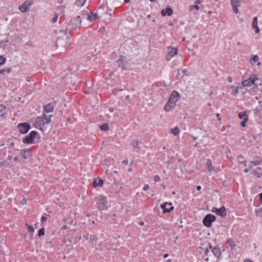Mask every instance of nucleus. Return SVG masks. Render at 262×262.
Listing matches in <instances>:
<instances>
[{"mask_svg":"<svg viewBox=\"0 0 262 262\" xmlns=\"http://www.w3.org/2000/svg\"><path fill=\"white\" fill-rule=\"evenodd\" d=\"M180 98V94L176 91H173L170 97L164 106V111L169 112L172 110L176 105V103Z\"/></svg>","mask_w":262,"mask_h":262,"instance_id":"nucleus-1","label":"nucleus"},{"mask_svg":"<svg viewBox=\"0 0 262 262\" xmlns=\"http://www.w3.org/2000/svg\"><path fill=\"white\" fill-rule=\"evenodd\" d=\"M81 22V20L79 15L71 18L69 22L68 23L67 30H74L78 28V27L80 25Z\"/></svg>","mask_w":262,"mask_h":262,"instance_id":"nucleus-2","label":"nucleus"},{"mask_svg":"<svg viewBox=\"0 0 262 262\" xmlns=\"http://www.w3.org/2000/svg\"><path fill=\"white\" fill-rule=\"evenodd\" d=\"M215 216L213 214H208L206 215L203 220L204 225L207 227H210L212 223L215 221Z\"/></svg>","mask_w":262,"mask_h":262,"instance_id":"nucleus-3","label":"nucleus"},{"mask_svg":"<svg viewBox=\"0 0 262 262\" xmlns=\"http://www.w3.org/2000/svg\"><path fill=\"white\" fill-rule=\"evenodd\" d=\"M178 50L176 48L169 47L167 48V53L166 55V59L167 61L170 60L171 58L177 54Z\"/></svg>","mask_w":262,"mask_h":262,"instance_id":"nucleus-4","label":"nucleus"},{"mask_svg":"<svg viewBox=\"0 0 262 262\" xmlns=\"http://www.w3.org/2000/svg\"><path fill=\"white\" fill-rule=\"evenodd\" d=\"M17 128L21 134L27 133L30 128V125L28 123H21L17 125Z\"/></svg>","mask_w":262,"mask_h":262,"instance_id":"nucleus-5","label":"nucleus"},{"mask_svg":"<svg viewBox=\"0 0 262 262\" xmlns=\"http://www.w3.org/2000/svg\"><path fill=\"white\" fill-rule=\"evenodd\" d=\"M37 132L32 131L29 135L23 139V142L27 144H31L34 142L33 139L36 136Z\"/></svg>","mask_w":262,"mask_h":262,"instance_id":"nucleus-6","label":"nucleus"},{"mask_svg":"<svg viewBox=\"0 0 262 262\" xmlns=\"http://www.w3.org/2000/svg\"><path fill=\"white\" fill-rule=\"evenodd\" d=\"M98 207L100 210H102L107 203V199L105 196L101 195L98 196Z\"/></svg>","mask_w":262,"mask_h":262,"instance_id":"nucleus-7","label":"nucleus"},{"mask_svg":"<svg viewBox=\"0 0 262 262\" xmlns=\"http://www.w3.org/2000/svg\"><path fill=\"white\" fill-rule=\"evenodd\" d=\"M18 155L25 161V160L31 156V150L29 149L21 150L20 151Z\"/></svg>","mask_w":262,"mask_h":262,"instance_id":"nucleus-8","label":"nucleus"},{"mask_svg":"<svg viewBox=\"0 0 262 262\" xmlns=\"http://www.w3.org/2000/svg\"><path fill=\"white\" fill-rule=\"evenodd\" d=\"M32 2L30 1H25L21 6H19V9L23 12H27L28 8L32 5Z\"/></svg>","mask_w":262,"mask_h":262,"instance_id":"nucleus-9","label":"nucleus"},{"mask_svg":"<svg viewBox=\"0 0 262 262\" xmlns=\"http://www.w3.org/2000/svg\"><path fill=\"white\" fill-rule=\"evenodd\" d=\"M257 80V79H255L253 77H249L247 80H244L242 82V84L244 86H250L252 84H256L255 82Z\"/></svg>","mask_w":262,"mask_h":262,"instance_id":"nucleus-10","label":"nucleus"},{"mask_svg":"<svg viewBox=\"0 0 262 262\" xmlns=\"http://www.w3.org/2000/svg\"><path fill=\"white\" fill-rule=\"evenodd\" d=\"M171 205H172V204L171 203H165L162 204L161 205V207L163 209V212L164 213L169 212L173 209V207L171 206L169 208H166V206L168 205L169 206H170Z\"/></svg>","mask_w":262,"mask_h":262,"instance_id":"nucleus-11","label":"nucleus"},{"mask_svg":"<svg viewBox=\"0 0 262 262\" xmlns=\"http://www.w3.org/2000/svg\"><path fill=\"white\" fill-rule=\"evenodd\" d=\"M52 116V115H44L41 119L42 124L43 125H46L50 123L51 122V118Z\"/></svg>","mask_w":262,"mask_h":262,"instance_id":"nucleus-12","label":"nucleus"},{"mask_svg":"<svg viewBox=\"0 0 262 262\" xmlns=\"http://www.w3.org/2000/svg\"><path fill=\"white\" fill-rule=\"evenodd\" d=\"M172 13L173 11L170 7H168L165 9H162L161 12V14L164 16L166 15L170 16L172 14Z\"/></svg>","mask_w":262,"mask_h":262,"instance_id":"nucleus-13","label":"nucleus"},{"mask_svg":"<svg viewBox=\"0 0 262 262\" xmlns=\"http://www.w3.org/2000/svg\"><path fill=\"white\" fill-rule=\"evenodd\" d=\"M252 28L254 30L255 33H258L259 32V29L257 26V18L255 17L253 18V21L252 23Z\"/></svg>","mask_w":262,"mask_h":262,"instance_id":"nucleus-14","label":"nucleus"},{"mask_svg":"<svg viewBox=\"0 0 262 262\" xmlns=\"http://www.w3.org/2000/svg\"><path fill=\"white\" fill-rule=\"evenodd\" d=\"M216 214L221 216H225L226 215V210L225 207L222 206L220 208H219V209L217 210V212Z\"/></svg>","mask_w":262,"mask_h":262,"instance_id":"nucleus-15","label":"nucleus"},{"mask_svg":"<svg viewBox=\"0 0 262 262\" xmlns=\"http://www.w3.org/2000/svg\"><path fill=\"white\" fill-rule=\"evenodd\" d=\"M44 109L47 113H51L54 110V106L52 104L49 103L45 105Z\"/></svg>","mask_w":262,"mask_h":262,"instance_id":"nucleus-16","label":"nucleus"},{"mask_svg":"<svg viewBox=\"0 0 262 262\" xmlns=\"http://www.w3.org/2000/svg\"><path fill=\"white\" fill-rule=\"evenodd\" d=\"M121 59H119L117 61L118 66L121 68L122 69L124 70L125 69V63L123 61V58L122 57H121Z\"/></svg>","mask_w":262,"mask_h":262,"instance_id":"nucleus-17","label":"nucleus"},{"mask_svg":"<svg viewBox=\"0 0 262 262\" xmlns=\"http://www.w3.org/2000/svg\"><path fill=\"white\" fill-rule=\"evenodd\" d=\"M227 244L231 248V249H234L236 247V244L232 238H229L227 241Z\"/></svg>","mask_w":262,"mask_h":262,"instance_id":"nucleus-18","label":"nucleus"},{"mask_svg":"<svg viewBox=\"0 0 262 262\" xmlns=\"http://www.w3.org/2000/svg\"><path fill=\"white\" fill-rule=\"evenodd\" d=\"M98 18V14L97 13H91L89 15L88 19L90 21H94Z\"/></svg>","mask_w":262,"mask_h":262,"instance_id":"nucleus-19","label":"nucleus"},{"mask_svg":"<svg viewBox=\"0 0 262 262\" xmlns=\"http://www.w3.org/2000/svg\"><path fill=\"white\" fill-rule=\"evenodd\" d=\"M254 175L257 178H260L262 176V169L258 167L254 172Z\"/></svg>","mask_w":262,"mask_h":262,"instance_id":"nucleus-20","label":"nucleus"},{"mask_svg":"<svg viewBox=\"0 0 262 262\" xmlns=\"http://www.w3.org/2000/svg\"><path fill=\"white\" fill-rule=\"evenodd\" d=\"M212 252L217 257H219L221 255V251L219 248L214 247L212 249Z\"/></svg>","mask_w":262,"mask_h":262,"instance_id":"nucleus-21","label":"nucleus"},{"mask_svg":"<svg viewBox=\"0 0 262 262\" xmlns=\"http://www.w3.org/2000/svg\"><path fill=\"white\" fill-rule=\"evenodd\" d=\"M103 184V181L102 179H99V182L97 183V180H95L93 183V186L94 187H97V186H102Z\"/></svg>","mask_w":262,"mask_h":262,"instance_id":"nucleus-22","label":"nucleus"},{"mask_svg":"<svg viewBox=\"0 0 262 262\" xmlns=\"http://www.w3.org/2000/svg\"><path fill=\"white\" fill-rule=\"evenodd\" d=\"M252 164H253L254 166H257L260 165L262 163V160L257 157L256 159L252 161H251Z\"/></svg>","mask_w":262,"mask_h":262,"instance_id":"nucleus-23","label":"nucleus"},{"mask_svg":"<svg viewBox=\"0 0 262 262\" xmlns=\"http://www.w3.org/2000/svg\"><path fill=\"white\" fill-rule=\"evenodd\" d=\"M180 132V129L178 127L172 128L170 130V133L174 136L178 135Z\"/></svg>","mask_w":262,"mask_h":262,"instance_id":"nucleus-24","label":"nucleus"},{"mask_svg":"<svg viewBox=\"0 0 262 262\" xmlns=\"http://www.w3.org/2000/svg\"><path fill=\"white\" fill-rule=\"evenodd\" d=\"M6 109V107L3 105H0V116L2 117H4L5 115L6 114L5 111Z\"/></svg>","mask_w":262,"mask_h":262,"instance_id":"nucleus-25","label":"nucleus"},{"mask_svg":"<svg viewBox=\"0 0 262 262\" xmlns=\"http://www.w3.org/2000/svg\"><path fill=\"white\" fill-rule=\"evenodd\" d=\"M238 161L239 163L244 164V166H246V161L244 160L243 156L240 155L238 157Z\"/></svg>","mask_w":262,"mask_h":262,"instance_id":"nucleus-26","label":"nucleus"},{"mask_svg":"<svg viewBox=\"0 0 262 262\" xmlns=\"http://www.w3.org/2000/svg\"><path fill=\"white\" fill-rule=\"evenodd\" d=\"M206 164L209 171H211L213 169L214 167L212 164V162L210 160H207Z\"/></svg>","mask_w":262,"mask_h":262,"instance_id":"nucleus-27","label":"nucleus"},{"mask_svg":"<svg viewBox=\"0 0 262 262\" xmlns=\"http://www.w3.org/2000/svg\"><path fill=\"white\" fill-rule=\"evenodd\" d=\"M232 7H239L240 6V1L239 0H231Z\"/></svg>","mask_w":262,"mask_h":262,"instance_id":"nucleus-28","label":"nucleus"},{"mask_svg":"<svg viewBox=\"0 0 262 262\" xmlns=\"http://www.w3.org/2000/svg\"><path fill=\"white\" fill-rule=\"evenodd\" d=\"M186 70H178L177 77H183V76L186 73Z\"/></svg>","mask_w":262,"mask_h":262,"instance_id":"nucleus-29","label":"nucleus"},{"mask_svg":"<svg viewBox=\"0 0 262 262\" xmlns=\"http://www.w3.org/2000/svg\"><path fill=\"white\" fill-rule=\"evenodd\" d=\"M238 118L240 119L244 120V118H247L248 119V116L246 112H242L238 114Z\"/></svg>","mask_w":262,"mask_h":262,"instance_id":"nucleus-30","label":"nucleus"},{"mask_svg":"<svg viewBox=\"0 0 262 262\" xmlns=\"http://www.w3.org/2000/svg\"><path fill=\"white\" fill-rule=\"evenodd\" d=\"M101 129L103 131H107L109 129L108 125L107 123H104L100 126Z\"/></svg>","mask_w":262,"mask_h":262,"instance_id":"nucleus-31","label":"nucleus"},{"mask_svg":"<svg viewBox=\"0 0 262 262\" xmlns=\"http://www.w3.org/2000/svg\"><path fill=\"white\" fill-rule=\"evenodd\" d=\"M85 2V0H76L75 4L79 7H81L84 4Z\"/></svg>","mask_w":262,"mask_h":262,"instance_id":"nucleus-32","label":"nucleus"},{"mask_svg":"<svg viewBox=\"0 0 262 262\" xmlns=\"http://www.w3.org/2000/svg\"><path fill=\"white\" fill-rule=\"evenodd\" d=\"M45 229L43 228H42L39 230L38 233V236L39 237H40L45 235Z\"/></svg>","mask_w":262,"mask_h":262,"instance_id":"nucleus-33","label":"nucleus"},{"mask_svg":"<svg viewBox=\"0 0 262 262\" xmlns=\"http://www.w3.org/2000/svg\"><path fill=\"white\" fill-rule=\"evenodd\" d=\"M255 214L256 216L259 217H262V208L255 210Z\"/></svg>","mask_w":262,"mask_h":262,"instance_id":"nucleus-34","label":"nucleus"},{"mask_svg":"<svg viewBox=\"0 0 262 262\" xmlns=\"http://www.w3.org/2000/svg\"><path fill=\"white\" fill-rule=\"evenodd\" d=\"M14 161H16V162H21V163H24V160H23L21 158H20L18 154L17 155V156L16 157H15L14 158Z\"/></svg>","mask_w":262,"mask_h":262,"instance_id":"nucleus-35","label":"nucleus"},{"mask_svg":"<svg viewBox=\"0 0 262 262\" xmlns=\"http://www.w3.org/2000/svg\"><path fill=\"white\" fill-rule=\"evenodd\" d=\"M199 8H200V7L198 5H191L189 7V11H192L193 9H195L198 10L199 9Z\"/></svg>","mask_w":262,"mask_h":262,"instance_id":"nucleus-36","label":"nucleus"},{"mask_svg":"<svg viewBox=\"0 0 262 262\" xmlns=\"http://www.w3.org/2000/svg\"><path fill=\"white\" fill-rule=\"evenodd\" d=\"M132 145H133L134 146V147L136 148H140V146L139 145V142H138V140L133 141L132 142Z\"/></svg>","mask_w":262,"mask_h":262,"instance_id":"nucleus-37","label":"nucleus"},{"mask_svg":"<svg viewBox=\"0 0 262 262\" xmlns=\"http://www.w3.org/2000/svg\"><path fill=\"white\" fill-rule=\"evenodd\" d=\"M6 61V59L2 55H0V66L4 64Z\"/></svg>","mask_w":262,"mask_h":262,"instance_id":"nucleus-38","label":"nucleus"},{"mask_svg":"<svg viewBox=\"0 0 262 262\" xmlns=\"http://www.w3.org/2000/svg\"><path fill=\"white\" fill-rule=\"evenodd\" d=\"M28 231L31 233H33L34 232V229L31 225H30V226L28 227Z\"/></svg>","mask_w":262,"mask_h":262,"instance_id":"nucleus-39","label":"nucleus"},{"mask_svg":"<svg viewBox=\"0 0 262 262\" xmlns=\"http://www.w3.org/2000/svg\"><path fill=\"white\" fill-rule=\"evenodd\" d=\"M154 179L155 182H159L161 180V178L158 175H156Z\"/></svg>","mask_w":262,"mask_h":262,"instance_id":"nucleus-40","label":"nucleus"},{"mask_svg":"<svg viewBox=\"0 0 262 262\" xmlns=\"http://www.w3.org/2000/svg\"><path fill=\"white\" fill-rule=\"evenodd\" d=\"M58 17V14H56V15H55V16L54 17L52 18V23L53 24H54L57 21Z\"/></svg>","mask_w":262,"mask_h":262,"instance_id":"nucleus-41","label":"nucleus"},{"mask_svg":"<svg viewBox=\"0 0 262 262\" xmlns=\"http://www.w3.org/2000/svg\"><path fill=\"white\" fill-rule=\"evenodd\" d=\"M248 121V119L247 118H244V120L241 123V125L243 127H245L246 126V122Z\"/></svg>","mask_w":262,"mask_h":262,"instance_id":"nucleus-42","label":"nucleus"},{"mask_svg":"<svg viewBox=\"0 0 262 262\" xmlns=\"http://www.w3.org/2000/svg\"><path fill=\"white\" fill-rule=\"evenodd\" d=\"M252 60L254 61V62H257L258 60V56L257 55H254L252 58Z\"/></svg>","mask_w":262,"mask_h":262,"instance_id":"nucleus-43","label":"nucleus"},{"mask_svg":"<svg viewBox=\"0 0 262 262\" xmlns=\"http://www.w3.org/2000/svg\"><path fill=\"white\" fill-rule=\"evenodd\" d=\"M238 87H236V89L235 90H233L231 92V94L233 95H236L238 94Z\"/></svg>","mask_w":262,"mask_h":262,"instance_id":"nucleus-44","label":"nucleus"},{"mask_svg":"<svg viewBox=\"0 0 262 262\" xmlns=\"http://www.w3.org/2000/svg\"><path fill=\"white\" fill-rule=\"evenodd\" d=\"M238 7H232L233 11L236 14H237L238 12V9H237Z\"/></svg>","mask_w":262,"mask_h":262,"instance_id":"nucleus-45","label":"nucleus"},{"mask_svg":"<svg viewBox=\"0 0 262 262\" xmlns=\"http://www.w3.org/2000/svg\"><path fill=\"white\" fill-rule=\"evenodd\" d=\"M149 185L147 184H145V185H144V186L143 187V190L144 191H147L149 189Z\"/></svg>","mask_w":262,"mask_h":262,"instance_id":"nucleus-46","label":"nucleus"},{"mask_svg":"<svg viewBox=\"0 0 262 262\" xmlns=\"http://www.w3.org/2000/svg\"><path fill=\"white\" fill-rule=\"evenodd\" d=\"M122 91V89H115L114 90H113V92H114V94L115 95H117V92H119V91Z\"/></svg>","mask_w":262,"mask_h":262,"instance_id":"nucleus-47","label":"nucleus"},{"mask_svg":"<svg viewBox=\"0 0 262 262\" xmlns=\"http://www.w3.org/2000/svg\"><path fill=\"white\" fill-rule=\"evenodd\" d=\"M47 220V217H45V216H42L41 217V221L42 222H43L45 221H46Z\"/></svg>","mask_w":262,"mask_h":262,"instance_id":"nucleus-48","label":"nucleus"},{"mask_svg":"<svg viewBox=\"0 0 262 262\" xmlns=\"http://www.w3.org/2000/svg\"><path fill=\"white\" fill-rule=\"evenodd\" d=\"M218 209H219V208H217L216 207H213L212 209V211L216 213L217 210H218Z\"/></svg>","mask_w":262,"mask_h":262,"instance_id":"nucleus-49","label":"nucleus"},{"mask_svg":"<svg viewBox=\"0 0 262 262\" xmlns=\"http://www.w3.org/2000/svg\"><path fill=\"white\" fill-rule=\"evenodd\" d=\"M122 163L125 165H127L128 163V160H124V161H122Z\"/></svg>","mask_w":262,"mask_h":262,"instance_id":"nucleus-50","label":"nucleus"},{"mask_svg":"<svg viewBox=\"0 0 262 262\" xmlns=\"http://www.w3.org/2000/svg\"><path fill=\"white\" fill-rule=\"evenodd\" d=\"M27 203V200L25 199H24L22 201L21 204H26Z\"/></svg>","mask_w":262,"mask_h":262,"instance_id":"nucleus-51","label":"nucleus"},{"mask_svg":"<svg viewBox=\"0 0 262 262\" xmlns=\"http://www.w3.org/2000/svg\"><path fill=\"white\" fill-rule=\"evenodd\" d=\"M259 201L262 202V193L259 194Z\"/></svg>","mask_w":262,"mask_h":262,"instance_id":"nucleus-52","label":"nucleus"},{"mask_svg":"<svg viewBox=\"0 0 262 262\" xmlns=\"http://www.w3.org/2000/svg\"><path fill=\"white\" fill-rule=\"evenodd\" d=\"M114 108H113V107H110V108H109V111H110L111 113L113 112H114Z\"/></svg>","mask_w":262,"mask_h":262,"instance_id":"nucleus-53","label":"nucleus"},{"mask_svg":"<svg viewBox=\"0 0 262 262\" xmlns=\"http://www.w3.org/2000/svg\"><path fill=\"white\" fill-rule=\"evenodd\" d=\"M195 2L196 4H200L201 1L200 0H196Z\"/></svg>","mask_w":262,"mask_h":262,"instance_id":"nucleus-54","label":"nucleus"},{"mask_svg":"<svg viewBox=\"0 0 262 262\" xmlns=\"http://www.w3.org/2000/svg\"><path fill=\"white\" fill-rule=\"evenodd\" d=\"M244 262H252V261L249 259H246L244 260Z\"/></svg>","mask_w":262,"mask_h":262,"instance_id":"nucleus-55","label":"nucleus"},{"mask_svg":"<svg viewBox=\"0 0 262 262\" xmlns=\"http://www.w3.org/2000/svg\"><path fill=\"white\" fill-rule=\"evenodd\" d=\"M249 169L248 168H245L244 170V171L245 172V173H247L249 172Z\"/></svg>","mask_w":262,"mask_h":262,"instance_id":"nucleus-56","label":"nucleus"},{"mask_svg":"<svg viewBox=\"0 0 262 262\" xmlns=\"http://www.w3.org/2000/svg\"><path fill=\"white\" fill-rule=\"evenodd\" d=\"M196 189H197L198 190H199H199H200L201 189V186H198L196 187Z\"/></svg>","mask_w":262,"mask_h":262,"instance_id":"nucleus-57","label":"nucleus"},{"mask_svg":"<svg viewBox=\"0 0 262 262\" xmlns=\"http://www.w3.org/2000/svg\"><path fill=\"white\" fill-rule=\"evenodd\" d=\"M5 71V69H1V70H0V73L2 74V73H3Z\"/></svg>","mask_w":262,"mask_h":262,"instance_id":"nucleus-58","label":"nucleus"},{"mask_svg":"<svg viewBox=\"0 0 262 262\" xmlns=\"http://www.w3.org/2000/svg\"><path fill=\"white\" fill-rule=\"evenodd\" d=\"M168 256V254L167 253L164 254L163 255L164 258H167Z\"/></svg>","mask_w":262,"mask_h":262,"instance_id":"nucleus-59","label":"nucleus"},{"mask_svg":"<svg viewBox=\"0 0 262 262\" xmlns=\"http://www.w3.org/2000/svg\"><path fill=\"white\" fill-rule=\"evenodd\" d=\"M67 228V226L66 225H64L62 227V229H66Z\"/></svg>","mask_w":262,"mask_h":262,"instance_id":"nucleus-60","label":"nucleus"},{"mask_svg":"<svg viewBox=\"0 0 262 262\" xmlns=\"http://www.w3.org/2000/svg\"><path fill=\"white\" fill-rule=\"evenodd\" d=\"M129 98V95H127L126 96H125V98L126 100L128 99Z\"/></svg>","mask_w":262,"mask_h":262,"instance_id":"nucleus-61","label":"nucleus"},{"mask_svg":"<svg viewBox=\"0 0 262 262\" xmlns=\"http://www.w3.org/2000/svg\"><path fill=\"white\" fill-rule=\"evenodd\" d=\"M113 75H114V72H111L110 73L109 76H113Z\"/></svg>","mask_w":262,"mask_h":262,"instance_id":"nucleus-62","label":"nucleus"},{"mask_svg":"<svg viewBox=\"0 0 262 262\" xmlns=\"http://www.w3.org/2000/svg\"><path fill=\"white\" fill-rule=\"evenodd\" d=\"M129 1H130V0H124V2L126 3H129Z\"/></svg>","mask_w":262,"mask_h":262,"instance_id":"nucleus-63","label":"nucleus"},{"mask_svg":"<svg viewBox=\"0 0 262 262\" xmlns=\"http://www.w3.org/2000/svg\"><path fill=\"white\" fill-rule=\"evenodd\" d=\"M167 262H172V260L171 259H168L167 260Z\"/></svg>","mask_w":262,"mask_h":262,"instance_id":"nucleus-64","label":"nucleus"}]
</instances>
